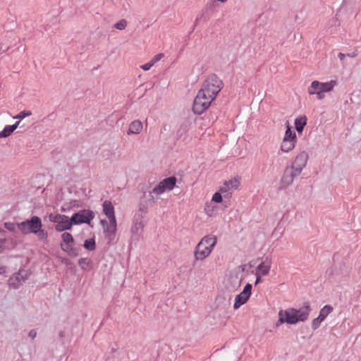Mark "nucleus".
<instances>
[{"mask_svg":"<svg viewBox=\"0 0 361 361\" xmlns=\"http://www.w3.org/2000/svg\"><path fill=\"white\" fill-rule=\"evenodd\" d=\"M271 259H266L261 262L256 268L255 275L267 276L269 274L271 269Z\"/></svg>","mask_w":361,"mask_h":361,"instance_id":"2eb2a0df","label":"nucleus"},{"mask_svg":"<svg viewBox=\"0 0 361 361\" xmlns=\"http://www.w3.org/2000/svg\"><path fill=\"white\" fill-rule=\"evenodd\" d=\"M102 208H103V212L106 215V216L108 218L109 221H116V216H115L114 207L110 201H109V200L104 201L102 204Z\"/></svg>","mask_w":361,"mask_h":361,"instance_id":"4468645a","label":"nucleus"},{"mask_svg":"<svg viewBox=\"0 0 361 361\" xmlns=\"http://www.w3.org/2000/svg\"><path fill=\"white\" fill-rule=\"evenodd\" d=\"M37 237L39 240H45L47 238L48 234L47 232L44 230L40 228V230L37 232Z\"/></svg>","mask_w":361,"mask_h":361,"instance_id":"c85d7f7f","label":"nucleus"},{"mask_svg":"<svg viewBox=\"0 0 361 361\" xmlns=\"http://www.w3.org/2000/svg\"><path fill=\"white\" fill-rule=\"evenodd\" d=\"M61 249L68 255H72L73 252V243L61 244Z\"/></svg>","mask_w":361,"mask_h":361,"instance_id":"a878e982","label":"nucleus"},{"mask_svg":"<svg viewBox=\"0 0 361 361\" xmlns=\"http://www.w3.org/2000/svg\"><path fill=\"white\" fill-rule=\"evenodd\" d=\"M223 87L222 80L216 75L211 74L204 80L202 90H221Z\"/></svg>","mask_w":361,"mask_h":361,"instance_id":"9d476101","label":"nucleus"},{"mask_svg":"<svg viewBox=\"0 0 361 361\" xmlns=\"http://www.w3.org/2000/svg\"><path fill=\"white\" fill-rule=\"evenodd\" d=\"M85 261H86V259H80L79 260V264H80V265H82V264H84V262H85Z\"/></svg>","mask_w":361,"mask_h":361,"instance_id":"ea45409f","label":"nucleus"},{"mask_svg":"<svg viewBox=\"0 0 361 361\" xmlns=\"http://www.w3.org/2000/svg\"><path fill=\"white\" fill-rule=\"evenodd\" d=\"M176 178L174 176L164 178L153 188L152 193L155 194L158 197L166 190H172L176 186Z\"/></svg>","mask_w":361,"mask_h":361,"instance_id":"0eeeda50","label":"nucleus"},{"mask_svg":"<svg viewBox=\"0 0 361 361\" xmlns=\"http://www.w3.org/2000/svg\"><path fill=\"white\" fill-rule=\"evenodd\" d=\"M164 56V54L163 53H159L155 56H154L152 59L150 60V62L154 66L156 63L159 61Z\"/></svg>","mask_w":361,"mask_h":361,"instance_id":"c756f323","label":"nucleus"},{"mask_svg":"<svg viewBox=\"0 0 361 361\" xmlns=\"http://www.w3.org/2000/svg\"><path fill=\"white\" fill-rule=\"evenodd\" d=\"M293 174L286 171L281 180V188H285L290 185L293 181Z\"/></svg>","mask_w":361,"mask_h":361,"instance_id":"a211bd4d","label":"nucleus"},{"mask_svg":"<svg viewBox=\"0 0 361 361\" xmlns=\"http://www.w3.org/2000/svg\"><path fill=\"white\" fill-rule=\"evenodd\" d=\"M262 276L261 275H256V281H255V284H257L259 283L260 281H261V278H262Z\"/></svg>","mask_w":361,"mask_h":361,"instance_id":"e433bc0d","label":"nucleus"},{"mask_svg":"<svg viewBox=\"0 0 361 361\" xmlns=\"http://www.w3.org/2000/svg\"><path fill=\"white\" fill-rule=\"evenodd\" d=\"M5 244H6L5 240H0V252H1L5 249Z\"/></svg>","mask_w":361,"mask_h":361,"instance_id":"f704fd0d","label":"nucleus"},{"mask_svg":"<svg viewBox=\"0 0 361 361\" xmlns=\"http://www.w3.org/2000/svg\"><path fill=\"white\" fill-rule=\"evenodd\" d=\"M19 123H20V121H17L15 124L12 125V126H16V128L18 127L19 126Z\"/></svg>","mask_w":361,"mask_h":361,"instance_id":"a19ab883","label":"nucleus"},{"mask_svg":"<svg viewBox=\"0 0 361 361\" xmlns=\"http://www.w3.org/2000/svg\"><path fill=\"white\" fill-rule=\"evenodd\" d=\"M32 114L31 111H21L20 113H19L18 115H16V116H14L13 118H16V119H23L27 116H29Z\"/></svg>","mask_w":361,"mask_h":361,"instance_id":"cd10ccee","label":"nucleus"},{"mask_svg":"<svg viewBox=\"0 0 361 361\" xmlns=\"http://www.w3.org/2000/svg\"><path fill=\"white\" fill-rule=\"evenodd\" d=\"M333 311V307L331 305H325L319 312V319H322L323 321L325 318Z\"/></svg>","mask_w":361,"mask_h":361,"instance_id":"412c9836","label":"nucleus"},{"mask_svg":"<svg viewBox=\"0 0 361 361\" xmlns=\"http://www.w3.org/2000/svg\"><path fill=\"white\" fill-rule=\"evenodd\" d=\"M37 336V332L35 330H31L30 332H29V336L32 338V339H34Z\"/></svg>","mask_w":361,"mask_h":361,"instance_id":"c9c22d12","label":"nucleus"},{"mask_svg":"<svg viewBox=\"0 0 361 361\" xmlns=\"http://www.w3.org/2000/svg\"><path fill=\"white\" fill-rule=\"evenodd\" d=\"M4 226L6 229L10 231H14L16 230V225L12 222H6Z\"/></svg>","mask_w":361,"mask_h":361,"instance_id":"2f4dec72","label":"nucleus"},{"mask_svg":"<svg viewBox=\"0 0 361 361\" xmlns=\"http://www.w3.org/2000/svg\"><path fill=\"white\" fill-rule=\"evenodd\" d=\"M49 221L56 224L55 229L58 232L70 230L73 224L72 219L61 214H51L49 216Z\"/></svg>","mask_w":361,"mask_h":361,"instance_id":"20e7f679","label":"nucleus"},{"mask_svg":"<svg viewBox=\"0 0 361 361\" xmlns=\"http://www.w3.org/2000/svg\"><path fill=\"white\" fill-rule=\"evenodd\" d=\"M336 85V81L333 80L327 82H319L314 80L312 82L311 87L314 90H332Z\"/></svg>","mask_w":361,"mask_h":361,"instance_id":"ddd939ff","label":"nucleus"},{"mask_svg":"<svg viewBox=\"0 0 361 361\" xmlns=\"http://www.w3.org/2000/svg\"><path fill=\"white\" fill-rule=\"evenodd\" d=\"M322 319H319V317L318 316L317 318L313 319L312 322V328L315 330L319 328L321 322H322Z\"/></svg>","mask_w":361,"mask_h":361,"instance_id":"7c9ffc66","label":"nucleus"},{"mask_svg":"<svg viewBox=\"0 0 361 361\" xmlns=\"http://www.w3.org/2000/svg\"><path fill=\"white\" fill-rule=\"evenodd\" d=\"M296 142L297 137L295 132L292 130L289 124H288L281 143L280 149L283 152L288 153L295 148Z\"/></svg>","mask_w":361,"mask_h":361,"instance_id":"39448f33","label":"nucleus"},{"mask_svg":"<svg viewBox=\"0 0 361 361\" xmlns=\"http://www.w3.org/2000/svg\"><path fill=\"white\" fill-rule=\"evenodd\" d=\"M216 243L217 238L216 235L210 234L204 236L195 248V262L203 261L207 258L214 250Z\"/></svg>","mask_w":361,"mask_h":361,"instance_id":"f03ea898","label":"nucleus"},{"mask_svg":"<svg viewBox=\"0 0 361 361\" xmlns=\"http://www.w3.org/2000/svg\"><path fill=\"white\" fill-rule=\"evenodd\" d=\"M308 159V155L306 152H302L299 153L293 162V166L295 167L297 170L300 171L302 168H304L307 164Z\"/></svg>","mask_w":361,"mask_h":361,"instance_id":"dca6fc26","label":"nucleus"},{"mask_svg":"<svg viewBox=\"0 0 361 361\" xmlns=\"http://www.w3.org/2000/svg\"><path fill=\"white\" fill-rule=\"evenodd\" d=\"M17 226L25 234L30 233H37L40 228H42V224L39 217L33 216L30 220L18 224Z\"/></svg>","mask_w":361,"mask_h":361,"instance_id":"423d86ee","label":"nucleus"},{"mask_svg":"<svg viewBox=\"0 0 361 361\" xmlns=\"http://www.w3.org/2000/svg\"><path fill=\"white\" fill-rule=\"evenodd\" d=\"M143 126L142 122L138 120L130 123L128 129V134H139L142 130Z\"/></svg>","mask_w":361,"mask_h":361,"instance_id":"f3484780","label":"nucleus"},{"mask_svg":"<svg viewBox=\"0 0 361 361\" xmlns=\"http://www.w3.org/2000/svg\"><path fill=\"white\" fill-rule=\"evenodd\" d=\"M100 223L103 226V230L105 234V237L109 241L114 240L116 232V221H109V222L108 223L106 220H101Z\"/></svg>","mask_w":361,"mask_h":361,"instance_id":"f8f14e48","label":"nucleus"},{"mask_svg":"<svg viewBox=\"0 0 361 361\" xmlns=\"http://www.w3.org/2000/svg\"><path fill=\"white\" fill-rule=\"evenodd\" d=\"M310 311L309 302H305L303 306L298 310L295 308L281 310L279 312V319L276 326H279L284 323L295 324L300 322H305L308 319Z\"/></svg>","mask_w":361,"mask_h":361,"instance_id":"f257e3e1","label":"nucleus"},{"mask_svg":"<svg viewBox=\"0 0 361 361\" xmlns=\"http://www.w3.org/2000/svg\"><path fill=\"white\" fill-rule=\"evenodd\" d=\"M218 92H198L194 102L192 110L196 114H202L211 104Z\"/></svg>","mask_w":361,"mask_h":361,"instance_id":"7ed1b4c3","label":"nucleus"},{"mask_svg":"<svg viewBox=\"0 0 361 361\" xmlns=\"http://www.w3.org/2000/svg\"><path fill=\"white\" fill-rule=\"evenodd\" d=\"M94 218V212L89 209L80 210L71 216L73 225L90 224Z\"/></svg>","mask_w":361,"mask_h":361,"instance_id":"1a4fd4ad","label":"nucleus"},{"mask_svg":"<svg viewBox=\"0 0 361 361\" xmlns=\"http://www.w3.org/2000/svg\"><path fill=\"white\" fill-rule=\"evenodd\" d=\"M84 247L88 250H94L95 249V240L94 238H90L85 241Z\"/></svg>","mask_w":361,"mask_h":361,"instance_id":"5701e85b","label":"nucleus"},{"mask_svg":"<svg viewBox=\"0 0 361 361\" xmlns=\"http://www.w3.org/2000/svg\"><path fill=\"white\" fill-rule=\"evenodd\" d=\"M348 56H350V57H355L357 56V53L353 52L352 54H348Z\"/></svg>","mask_w":361,"mask_h":361,"instance_id":"58836bf2","label":"nucleus"},{"mask_svg":"<svg viewBox=\"0 0 361 361\" xmlns=\"http://www.w3.org/2000/svg\"><path fill=\"white\" fill-rule=\"evenodd\" d=\"M340 60H343L345 59V55L343 53H339L338 55Z\"/></svg>","mask_w":361,"mask_h":361,"instance_id":"4c0bfd02","label":"nucleus"},{"mask_svg":"<svg viewBox=\"0 0 361 361\" xmlns=\"http://www.w3.org/2000/svg\"><path fill=\"white\" fill-rule=\"evenodd\" d=\"M61 238L63 240L62 244H68V243H73V235L69 233H63L61 235Z\"/></svg>","mask_w":361,"mask_h":361,"instance_id":"393cba45","label":"nucleus"},{"mask_svg":"<svg viewBox=\"0 0 361 361\" xmlns=\"http://www.w3.org/2000/svg\"><path fill=\"white\" fill-rule=\"evenodd\" d=\"M150 200H152V201H154V196H153V195H151V199H150Z\"/></svg>","mask_w":361,"mask_h":361,"instance_id":"37998d69","label":"nucleus"},{"mask_svg":"<svg viewBox=\"0 0 361 361\" xmlns=\"http://www.w3.org/2000/svg\"><path fill=\"white\" fill-rule=\"evenodd\" d=\"M217 206L214 205L212 202H207L204 205V213L210 217L215 216L216 214Z\"/></svg>","mask_w":361,"mask_h":361,"instance_id":"6ab92c4d","label":"nucleus"},{"mask_svg":"<svg viewBox=\"0 0 361 361\" xmlns=\"http://www.w3.org/2000/svg\"><path fill=\"white\" fill-rule=\"evenodd\" d=\"M152 66H153V65H152V63L149 61L148 63H145V64L140 66V68H142V70L147 71H149Z\"/></svg>","mask_w":361,"mask_h":361,"instance_id":"473e14b6","label":"nucleus"},{"mask_svg":"<svg viewBox=\"0 0 361 361\" xmlns=\"http://www.w3.org/2000/svg\"><path fill=\"white\" fill-rule=\"evenodd\" d=\"M252 291V285L250 283H247L243 290L236 295L235 298V302L233 305V308L235 310L238 309L241 305L245 304L249 299L251 295Z\"/></svg>","mask_w":361,"mask_h":361,"instance_id":"9b49d317","label":"nucleus"},{"mask_svg":"<svg viewBox=\"0 0 361 361\" xmlns=\"http://www.w3.org/2000/svg\"><path fill=\"white\" fill-rule=\"evenodd\" d=\"M311 94L317 93V99H322L324 97V92H310Z\"/></svg>","mask_w":361,"mask_h":361,"instance_id":"72a5a7b5","label":"nucleus"},{"mask_svg":"<svg viewBox=\"0 0 361 361\" xmlns=\"http://www.w3.org/2000/svg\"><path fill=\"white\" fill-rule=\"evenodd\" d=\"M240 185V178L235 176L229 180H225L219 188L225 197H231L233 190H238Z\"/></svg>","mask_w":361,"mask_h":361,"instance_id":"6e6552de","label":"nucleus"},{"mask_svg":"<svg viewBox=\"0 0 361 361\" xmlns=\"http://www.w3.org/2000/svg\"><path fill=\"white\" fill-rule=\"evenodd\" d=\"M19 275H20V274H18V275L16 276V279H18V276H19Z\"/></svg>","mask_w":361,"mask_h":361,"instance_id":"c03bdc74","label":"nucleus"},{"mask_svg":"<svg viewBox=\"0 0 361 361\" xmlns=\"http://www.w3.org/2000/svg\"><path fill=\"white\" fill-rule=\"evenodd\" d=\"M217 1L220 2V3H225L228 0H216Z\"/></svg>","mask_w":361,"mask_h":361,"instance_id":"79ce46f5","label":"nucleus"},{"mask_svg":"<svg viewBox=\"0 0 361 361\" xmlns=\"http://www.w3.org/2000/svg\"><path fill=\"white\" fill-rule=\"evenodd\" d=\"M126 26H127V21L125 19H122V20H119L114 25V27H116V29H118L119 30H124L126 27Z\"/></svg>","mask_w":361,"mask_h":361,"instance_id":"bb28decb","label":"nucleus"},{"mask_svg":"<svg viewBox=\"0 0 361 361\" xmlns=\"http://www.w3.org/2000/svg\"><path fill=\"white\" fill-rule=\"evenodd\" d=\"M307 124V118L305 116L297 118L295 120V126L298 133H302L305 126Z\"/></svg>","mask_w":361,"mask_h":361,"instance_id":"aec40b11","label":"nucleus"},{"mask_svg":"<svg viewBox=\"0 0 361 361\" xmlns=\"http://www.w3.org/2000/svg\"><path fill=\"white\" fill-rule=\"evenodd\" d=\"M223 193L220 192V189H219L218 192H216L212 197V202L215 203H221L223 201Z\"/></svg>","mask_w":361,"mask_h":361,"instance_id":"b1692460","label":"nucleus"},{"mask_svg":"<svg viewBox=\"0 0 361 361\" xmlns=\"http://www.w3.org/2000/svg\"><path fill=\"white\" fill-rule=\"evenodd\" d=\"M16 129V126H6L3 131L0 132L1 133V135L2 137H8L10 135L12 134V133Z\"/></svg>","mask_w":361,"mask_h":361,"instance_id":"4be33fe9","label":"nucleus"}]
</instances>
